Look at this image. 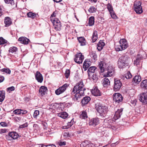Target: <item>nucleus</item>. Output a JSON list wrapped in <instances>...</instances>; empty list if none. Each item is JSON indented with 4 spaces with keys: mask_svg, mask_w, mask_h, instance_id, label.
<instances>
[{
    "mask_svg": "<svg viewBox=\"0 0 147 147\" xmlns=\"http://www.w3.org/2000/svg\"><path fill=\"white\" fill-rule=\"evenodd\" d=\"M86 90L84 85L82 81H79L74 86L72 90H71L72 94H75L74 97L75 100L80 101L81 98L84 95V91Z\"/></svg>",
    "mask_w": 147,
    "mask_h": 147,
    "instance_id": "f257e3e1",
    "label": "nucleus"
},
{
    "mask_svg": "<svg viewBox=\"0 0 147 147\" xmlns=\"http://www.w3.org/2000/svg\"><path fill=\"white\" fill-rule=\"evenodd\" d=\"M120 45L116 46L115 49L117 51H122L126 49L128 47L127 41L124 38L121 39L119 41Z\"/></svg>",
    "mask_w": 147,
    "mask_h": 147,
    "instance_id": "f03ea898",
    "label": "nucleus"
},
{
    "mask_svg": "<svg viewBox=\"0 0 147 147\" xmlns=\"http://www.w3.org/2000/svg\"><path fill=\"white\" fill-rule=\"evenodd\" d=\"M128 59V56L125 55L121 56L119 58L118 61V67L120 68H123L127 64Z\"/></svg>",
    "mask_w": 147,
    "mask_h": 147,
    "instance_id": "7ed1b4c3",
    "label": "nucleus"
},
{
    "mask_svg": "<svg viewBox=\"0 0 147 147\" xmlns=\"http://www.w3.org/2000/svg\"><path fill=\"white\" fill-rule=\"evenodd\" d=\"M114 74V68L111 66H109L104 72L102 73L104 77H111Z\"/></svg>",
    "mask_w": 147,
    "mask_h": 147,
    "instance_id": "20e7f679",
    "label": "nucleus"
},
{
    "mask_svg": "<svg viewBox=\"0 0 147 147\" xmlns=\"http://www.w3.org/2000/svg\"><path fill=\"white\" fill-rule=\"evenodd\" d=\"M97 111L102 117H104L105 115L108 111V108L105 106L98 105L96 109Z\"/></svg>",
    "mask_w": 147,
    "mask_h": 147,
    "instance_id": "39448f33",
    "label": "nucleus"
},
{
    "mask_svg": "<svg viewBox=\"0 0 147 147\" xmlns=\"http://www.w3.org/2000/svg\"><path fill=\"white\" fill-rule=\"evenodd\" d=\"M51 20L53 24L55 30L57 31L60 30L61 26L60 21L57 18H51Z\"/></svg>",
    "mask_w": 147,
    "mask_h": 147,
    "instance_id": "423d86ee",
    "label": "nucleus"
},
{
    "mask_svg": "<svg viewBox=\"0 0 147 147\" xmlns=\"http://www.w3.org/2000/svg\"><path fill=\"white\" fill-rule=\"evenodd\" d=\"M113 100L117 103H119L123 100V97L119 93H115L113 94Z\"/></svg>",
    "mask_w": 147,
    "mask_h": 147,
    "instance_id": "0eeeda50",
    "label": "nucleus"
},
{
    "mask_svg": "<svg viewBox=\"0 0 147 147\" xmlns=\"http://www.w3.org/2000/svg\"><path fill=\"white\" fill-rule=\"evenodd\" d=\"M68 86L67 84H65L59 88L55 91V93L57 95H59L61 94L63 92L66 90Z\"/></svg>",
    "mask_w": 147,
    "mask_h": 147,
    "instance_id": "6e6552de",
    "label": "nucleus"
},
{
    "mask_svg": "<svg viewBox=\"0 0 147 147\" xmlns=\"http://www.w3.org/2000/svg\"><path fill=\"white\" fill-rule=\"evenodd\" d=\"M122 86V83L120 81L116 78L114 79V90L115 91H118Z\"/></svg>",
    "mask_w": 147,
    "mask_h": 147,
    "instance_id": "1a4fd4ad",
    "label": "nucleus"
},
{
    "mask_svg": "<svg viewBox=\"0 0 147 147\" xmlns=\"http://www.w3.org/2000/svg\"><path fill=\"white\" fill-rule=\"evenodd\" d=\"M139 100L142 102L147 103V92H144L141 93L139 96Z\"/></svg>",
    "mask_w": 147,
    "mask_h": 147,
    "instance_id": "9d476101",
    "label": "nucleus"
},
{
    "mask_svg": "<svg viewBox=\"0 0 147 147\" xmlns=\"http://www.w3.org/2000/svg\"><path fill=\"white\" fill-rule=\"evenodd\" d=\"M84 59V57L81 53H79L76 55L74 60L76 62L80 64L82 63Z\"/></svg>",
    "mask_w": 147,
    "mask_h": 147,
    "instance_id": "9b49d317",
    "label": "nucleus"
},
{
    "mask_svg": "<svg viewBox=\"0 0 147 147\" xmlns=\"http://www.w3.org/2000/svg\"><path fill=\"white\" fill-rule=\"evenodd\" d=\"M112 121L111 120L105 119L103 124L106 127L115 130L116 128L115 127L112 125V123L111 122Z\"/></svg>",
    "mask_w": 147,
    "mask_h": 147,
    "instance_id": "f8f14e48",
    "label": "nucleus"
},
{
    "mask_svg": "<svg viewBox=\"0 0 147 147\" xmlns=\"http://www.w3.org/2000/svg\"><path fill=\"white\" fill-rule=\"evenodd\" d=\"M98 66L100 71V74L101 75L102 73L104 72L106 70L105 68L107 67L106 63L104 61H101L99 62Z\"/></svg>",
    "mask_w": 147,
    "mask_h": 147,
    "instance_id": "ddd939ff",
    "label": "nucleus"
},
{
    "mask_svg": "<svg viewBox=\"0 0 147 147\" xmlns=\"http://www.w3.org/2000/svg\"><path fill=\"white\" fill-rule=\"evenodd\" d=\"M100 120L99 118L95 117L91 119L89 122L90 125L96 126L99 123Z\"/></svg>",
    "mask_w": 147,
    "mask_h": 147,
    "instance_id": "4468645a",
    "label": "nucleus"
},
{
    "mask_svg": "<svg viewBox=\"0 0 147 147\" xmlns=\"http://www.w3.org/2000/svg\"><path fill=\"white\" fill-rule=\"evenodd\" d=\"M123 109L121 108L118 109L115 112V114L114 117L113 118V119L117 120L119 119L121 117V116L122 114Z\"/></svg>",
    "mask_w": 147,
    "mask_h": 147,
    "instance_id": "2eb2a0df",
    "label": "nucleus"
},
{
    "mask_svg": "<svg viewBox=\"0 0 147 147\" xmlns=\"http://www.w3.org/2000/svg\"><path fill=\"white\" fill-rule=\"evenodd\" d=\"M35 77L37 81L40 83H42L43 80V78L42 75L40 72L37 71L35 74Z\"/></svg>",
    "mask_w": 147,
    "mask_h": 147,
    "instance_id": "dca6fc26",
    "label": "nucleus"
},
{
    "mask_svg": "<svg viewBox=\"0 0 147 147\" xmlns=\"http://www.w3.org/2000/svg\"><path fill=\"white\" fill-rule=\"evenodd\" d=\"M92 94L95 96H99L101 95V93L98 88L95 87L91 91Z\"/></svg>",
    "mask_w": 147,
    "mask_h": 147,
    "instance_id": "f3484780",
    "label": "nucleus"
},
{
    "mask_svg": "<svg viewBox=\"0 0 147 147\" xmlns=\"http://www.w3.org/2000/svg\"><path fill=\"white\" fill-rule=\"evenodd\" d=\"M47 90V88L44 86H41L39 90L40 95L42 96L45 95L46 93Z\"/></svg>",
    "mask_w": 147,
    "mask_h": 147,
    "instance_id": "a211bd4d",
    "label": "nucleus"
},
{
    "mask_svg": "<svg viewBox=\"0 0 147 147\" xmlns=\"http://www.w3.org/2000/svg\"><path fill=\"white\" fill-rule=\"evenodd\" d=\"M88 76L89 79L92 80L94 82H96L98 80V76L96 73L93 74H91V73L89 74V75H88Z\"/></svg>",
    "mask_w": 147,
    "mask_h": 147,
    "instance_id": "6ab92c4d",
    "label": "nucleus"
},
{
    "mask_svg": "<svg viewBox=\"0 0 147 147\" xmlns=\"http://www.w3.org/2000/svg\"><path fill=\"white\" fill-rule=\"evenodd\" d=\"M102 82L103 86L105 87H107L110 85V81L106 77L102 79Z\"/></svg>",
    "mask_w": 147,
    "mask_h": 147,
    "instance_id": "aec40b11",
    "label": "nucleus"
},
{
    "mask_svg": "<svg viewBox=\"0 0 147 147\" xmlns=\"http://www.w3.org/2000/svg\"><path fill=\"white\" fill-rule=\"evenodd\" d=\"M18 40L21 43L24 44H27L30 41V40L24 37H22L19 38Z\"/></svg>",
    "mask_w": 147,
    "mask_h": 147,
    "instance_id": "412c9836",
    "label": "nucleus"
},
{
    "mask_svg": "<svg viewBox=\"0 0 147 147\" xmlns=\"http://www.w3.org/2000/svg\"><path fill=\"white\" fill-rule=\"evenodd\" d=\"M91 62L88 59H86L84 61L83 65V67L84 69V71L86 70L88 67L90 65Z\"/></svg>",
    "mask_w": 147,
    "mask_h": 147,
    "instance_id": "4be33fe9",
    "label": "nucleus"
},
{
    "mask_svg": "<svg viewBox=\"0 0 147 147\" xmlns=\"http://www.w3.org/2000/svg\"><path fill=\"white\" fill-rule=\"evenodd\" d=\"M141 3V2L140 1H135L134 5V9H142Z\"/></svg>",
    "mask_w": 147,
    "mask_h": 147,
    "instance_id": "5701e85b",
    "label": "nucleus"
},
{
    "mask_svg": "<svg viewBox=\"0 0 147 147\" xmlns=\"http://www.w3.org/2000/svg\"><path fill=\"white\" fill-rule=\"evenodd\" d=\"M91 100L89 96L84 97L82 100L81 103L82 106H84L88 104Z\"/></svg>",
    "mask_w": 147,
    "mask_h": 147,
    "instance_id": "b1692460",
    "label": "nucleus"
},
{
    "mask_svg": "<svg viewBox=\"0 0 147 147\" xmlns=\"http://www.w3.org/2000/svg\"><path fill=\"white\" fill-rule=\"evenodd\" d=\"M9 136L11 137L12 139H16L19 137V134L15 131L9 132Z\"/></svg>",
    "mask_w": 147,
    "mask_h": 147,
    "instance_id": "393cba45",
    "label": "nucleus"
},
{
    "mask_svg": "<svg viewBox=\"0 0 147 147\" xmlns=\"http://www.w3.org/2000/svg\"><path fill=\"white\" fill-rule=\"evenodd\" d=\"M78 39L80 45L83 46L86 45V41L84 37H79L78 38Z\"/></svg>",
    "mask_w": 147,
    "mask_h": 147,
    "instance_id": "a878e982",
    "label": "nucleus"
},
{
    "mask_svg": "<svg viewBox=\"0 0 147 147\" xmlns=\"http://www.w3.org/2000/svg\"><path fill=\"white\" fill-rule=\"evenodd\" d=\"M142 59V56L141 55H138L136 60L134 61V63L135 65L138 66L140 65V61Z\"/></svg>",
    "mask_w": 147,
    "mask_h": 147,
    "instance_id": "bb28decb",
    "label": "nucleus"
},
{
    "mask_svg": "<svg viewBox=\"0 0 147 147\" xmlns=\"http://www.w3.org/2000/svg\"><path fill=\"white\" fill-rule=\"evenodd\" d=\"M105 45V43L103 41L100 40L97 45L98 50L99 51L102 50Z\"/></svg>",
    "mask_w": 147,
    "mask_h": 147,
    "instance_id": "cd10ccee",
    "label": "nucleus"
},
{
    "mask_svg": "<svg viewBox=\"0 0 147 147\" xmlns=\"http://www.w3.org/2000/svg\"><path fill=\"white\" fill-rule=\"evenodd\" d=\"M57 116L63 118L65 119L68 116L67 113L65 112H62L57 113Z\"/></svg>",
    "mask_w": 147,
    "mask_h": 147,
    "instance_id": "c85d7f7f",
    "label": "nucleus"
},
{
    "mask_svg": "<svg viewBox=\"0 0 147 147\" xmlns=\"http://www.w3.org/2000/svg\"><path fill=\"white\" fill-rule=\"evenodd\" d=\"M141 88L143 89H147V80H143L141 83Z\"/></svg>",
    "mask_w": 147,
    "mask_h": 147,
    "instance_id": "c756f323",
    "label": "nucleus"
},
{
    "mask_svg": "<svg viewBox=\"0 0 147 147\" xmlns=\"http://www.w3.org/2000/svg\"><path fill=\"white\" fill-rule=\"evenodd\" d=\"M4 22L6 27H8L11 24V22L10 18L9 17H7L5 19Z\"/></svg>",
    "mask_w": 147,
    "mask_h": 147,
    "instance_id": "7c9ffc66",
    "label": "nucleus"
},
{
    "mask_svg": "<svg viewBox=\"0 0 147 147\" xmlns=\"http://www.w3.org/2000/svg\"><path fill=\"white\" fill-rule=\"evenodd\" d=\"M141 78L140 76H136L134 78L133 81L136 84H138L141 81Z\"/></svg>",
    "mask_w": 147,
    "mask_h": 147,
    "instance_id": "2f4dec72",
    "label": "nucleus"
},
{
    "mask_svg": "<svg viewBox=\"0 0 147 147\" xmlns=\"http://www.w3.org/2000/svg\"><path fill=\"white\" fill-rule=\"evenodd\" d=\"M96 69V67L94 66H92L89 67L87 71L88 73V75H89V74L91 73V74H95L94 73Z\"/></svg>",
    "mask_w": 147,
    "mask_h": 147,
    "instance_id": "473e14b6",
    "label": "nucleus"
},
{
    "mask_svg": "<svg viewBox=\"0 0 147 147\" xmlns=\"http://www.w3.org/2000/svg\"><path fill=\"white\" fill-rule=\"evenodd\" d=\"M97 38V32L96 31L94 30V31L92 34V41L93 42H95Z\"/></svg>",
    "mask_w": 147,
    "mask_h": 147,
    "instance_id": "72a5a7b5",
    "label": "nucleus"
},
{
    "mask_svg": "<svg viewBox=\"0 0 147 147\" xmlns=\"http://www.w3.org/2000/svg\"><path fill=\"white\" fill-rule=\"evenodd\" d=\"M5 92L3 90L0 91V102H2L5 98Z\"/></svg>",
    "mask_w": 147,
    "mask_h": 147,
    "instance_id": "f704fd0d",
    "label": "nucleus"
},
{
    "mask_svg": "<svg viewBox=\"0 0 147 147\" xmlns=\"http://www.w3.org/2000/svg\"><path fill=\"white\" fill-rule=\"evenodd\" d=\"M94 18L93 16H91L90 18L89 19L88 24L89 26H92L94 24Z\"/></svg>",
    "mask_w": 147,
    "mask_h": 147,
    "instance_id": "c9c22d12",
    "label": "nucleus"
},
{
    "mask_svg": "<svg viewBox=\"0 0 147 147\" xmlns=\"http://www.w3.org/2000/svg\"><path fill=\"white\" fill-rule=\"evenodd\" d=\"M110 12L111 16V17L114 19H116L117 17L116 15L115 14L113 10H108Z\"/></svg>",
    "mask_w": 147,
    "mask_h": 147,
    "instance_id": "e433bc0d",
    "label": "nucleus"
},
{
    "mask_svg": "<svg viewBox=\"0 0 147 147\" xmlns=\"http://www.w3.org/2000/svg\"><path fill=\"white\" fill-rule=\"evenodd\" d=\"M80 118L82 119H86L87 118L86 112L85 111L82 112L81 114L80 115Z\"/></svg>",
    "mask_w": 147,
    "mask_h": 147,
    "instance_id": "4c0bfd02",
    "label": "nucleus"
},
{
    "mask_svg": "<svg viewBox=\"0 0 147 147\" xmlns=\"http://www.w3.org/2000/svg\"><path fill=\"white\" fill-rule=\"evenodd\" d=\"M18 49L15 47H11L9 50V53H13L16 52L17 50Z\"/></svg>",
    "mask_w": 147,
    "mask_h": 147,
    "instance_id": "58836bf2",
    "label": "nucleus"
},
{
    "mask_svg": "<svg viewBox=\"0 0 147 147\" xmlns=\"http://www.w3.org/2000/svg\"><path fill=\"white\" fill-rule=\"evenodd\" d=\"M28 17L34 18L36 16V14L35 13H33L32 12H29L27 14Z\"/></svg>",
    "mask_w": 147,
    "mask_h": 147,
    "instance_id": "ea45409f",
    "label": "nucleus"
},
{
    "mask_svg": "<svg viewBox=\"0 0 147 147\" xmlns=\"http://www.w3.org/2000/svg\"><path fill=\"white\" fill-rule=\"evenodd\" d=\"M2 72H4L6 74H9L11 73L10 70L8 68H4L1 69Z\"/></svg>",
    "mask_w": 147,
    "mask_h": 147,
    "instance_id": "a19ab883",
    "label": "nucleus"
},
{
    "mask_svg": "<svg viewBox=\"0 0 147 147\" xmlns=\"http://www.w3.org/2000/svg\"><path fill=\"white\" fill-rule=\"evenodd\" d=\"M91 57L93 58L94 60H95L97 58V56L96 54L95 53V52L92 51L90 53Z\"/></svg>",
    "mask_w": 147,
    "mask_h": 147,
    "instance_id": "79ce46f5",
    "label": "nucleus"
},
{
    "mask_svg": "<svg viewBox=\"0 0 147 147\" xmlns=\"http://www.w3.org/2000/svg\"><path fill=\"white\" fill-rule=\"evenodd\" d=\"M89 142V141L87 140L84 141L82 142L80 144V146L82 147H86L88 144Z\"/></svg>",
    "mask_w": 147,
    "mask_h": 147,
    "instance_id": "37998d69",
    "label": "nucleus"
},
{
    "mask_svg": "<svg viewBox=\"0 0 147 147\" xmlns=\"http://www.w3.org/2000/svg\"><path fill=\"white\" fill-rule=\"evenodd\" d=\"M7 41L2 37H0V45H4L7 43Z\"/></svg>",
    "mask_w": 147,
    "mask_h": 147,
    "instance_id": "c03bdc74",
    "label": "nucleus"
},
{
    "mask_svg": "<svg viewBox=\"0 0 147 147\" xmlns=\"http://www.w3.org/2000/svg\"><path fill=\"white\" fill-rule=\"evenodd\" d=\"M125 77L127 79H129L132 78V75L129 71L127 72L126 74H125Z\"/></svg>",
    "mask_w": 147,
    "mask_h": 147,
    "instance_id": "a18cd8bd",
    "label": "nucleus"
},
{
    "mask_svg": "<svg viewBox=\"0 0 147 147\" xmlns=\"http://www.w3.org/2000/svg\"><path fill=\"white\" fill-rule=\"evenodd\" d=\"M39 114V110H36L35 111L33 117L34 118H36L37 116Z\"/></svg>",
    "mask_w": 147,
    "mask_h": 147,
    "instance_id": "49530a36",
    "label": "nucleus"
},
{
    "mask_svg": "<svg viewBox=\"0 0 147 147\" xmlns=\"http://www.w3.org/2000/svg\"><path fill=\"white\" fill-rule=\"evenodd\" d=\"M71 136L70 134H69L68 132H64L63 134V137H64V138H67L70 137Z\"/></svg>",
    "mask_w": 147,
    "mask_h": 147,
    "instance_id": "de8ad7c7",
    "label": "nucleus"
},
{
    "mask_svg": "<svg viewBox=\"0 0 147 147\" xmlns=\"http://www.w3.org/2000/svg\"><path fill=\"white\" fill-rule=\"evenodd\" d=\"M13 113L15 114L20 115L21 114V109H17L14 110Z\"/></svg>",
    "mask_w": 147,
    "mask_h": 147,
    "instance_id": "09e8293b",
    "label": "nucleus"
},
{
    "mask_svg": "<svg viewBox=\"0 0 147 147\" xmlns=\"http://www.w3.org/2000/svg\"><path fill=\"white\" fill-rule=\"evenodd\" d=\"M5 3L7 4H10L11 5L14 4L13 0H4Z\"/></svg>",
    "mask_w": 147,
    "mask_h": 147,
    "instance_id": "8fccbe9b",
    "label": "nucleus"
},
{
    "mask_svg": "<svg viewBox=\"0 0 147 147\" xmlns=\"http://www.w3.org/2000/svg\"><path fill=\"white\" fill-rule=\"evenodd\" d=\"M74 121L73 119H72L70 122H69L68 123V126L66 128H63V129H65L69 128L71 127L73 124Z\"/></svg>",
    "mask_w": 147,
    "mask_h": 147,
    "instance_id": "3c124183",
    "label": "nucleus"
},
{
    "mask_svg": "<svg viewBox=\"0 0 147 147\" xmlns=\"http://www.w3.org/2000/svg\"><path fill=\"white\" fill-rule=\"evenodd\" d=\"M70 71L69 69H67L66 70L65 75V77L67 78L69 77L70 75Z\"/></svg>",
    "mask_w": 147,
    "mask_h": 147,
    "instance_id": "603ef678",
    "label": "nucleus"
},
{
    "mask_svg": "<svg viewBox=\"0 0 147 147\" xmlns=\"http://www.w3.org/2000/svg\"><path fill=\"white\" fill-rule=\"evenodd\" d=\"M15 89V87L13 86L8 88H7V90L9 92H10L11 91H14Z\"/></svg>",
    "mask_w": 147,
    "mask_h": 147,
    "instance_id": "864d4df0",
    "label": "nucleus"
},
{
    "mask_svg": "<svg viewBox=\"0 0 147 147\" xmlns=\"http://www.w3.org/2000/svg\"><path fill=\"white\" fill-rule=\"evenodd\" d=\"M28 124L27 123H25L20 125L19 127L20 128H23L25 127H27L28 126Z\"/></svg>",
    "mask_w": 147,
    "mask_h": 147,
    "instance_id": "5fc2aeb1",
    "label": "nucleus"
},
{
    "mask_svg": "<svg viewBox=\"0 0 147 147\" xmlns=\"http://www.w3.org/2000/svg\"><path fill=\"white\" fill-rule=\"evenodd\" d=\"M58 144L60 146L65 145L66 144V142L65 141H63L62 140H60L58 142Z\"/></svg>",
    "mask_w": 147,
    "mask_h": 147,
    "instance_id": "6e6d98bb",
    "label": "nucleus"
},
{
    "mask_svg": "<svg viewBox=\"0 0 147 147\" xmlns=\"http://www.w3.org/2000/svg\"><path fill=\"white\" fill-rule=\"evenodd\" d=\"M14 120L16 122H19L21 120V118L17 117H15L13 118Z\"/></svg>",
    "mask_w": 147,
    "mask_h": 147,
    "instance_id": "4d7b16f0",
    "label": "nucleus"
},
{
    "mask_svg": "<svg viewBox=\"0 0 147 147\" xmlns=\"http://www.w3.org/2000/svg\"><path fill=\"white\" fill-rule=\"evenodd\" d=\"M137 102V100L136 99H134L133 100H131V103L133 105V106H135L136 105V103Z\"/></svg>",
    "mask_w": 147,
    "mask_h": 147,
    "instance_id": "13d9d810",
    "label": "nucleus"
},
{
    "mask_svg": "<svg viewBox=\"0 0 147 147\" xmlns=\"http://www.w3.org/2000/svg\"><path fill=\"white\" fill-rule=\"evenodd\" d=\"M57 12V11L56 10L55 11L53 12V13L51 15L50 18L51 19V18H53V17H55L56 16V13Z\"/></svg>",
    "mask_w": 147,
    "mask_h": 147,
    "instance_id": "bf43d9fd",
    "label": "nucleus"
},
{
    "mask_svg": "<svg viewBox=\"0 0 147 147\" xmlns=\"http://www.w3.org/2000/svg\"><path fill=\"white\" fill-rule=\"evenodd\" d=\"M137 14H141L143 12V10H134Z\"/></svg>",
    "mask_w": 147,
    "mask_h": 147,
    "instance_id": "052dcab7",
    "label": "nucleus"
},
{
    "mask_svg": "<svg viewBox=\"0 0 147 147\" xmlns=\"http://www.w3.org/2000/svg\"><path fill=\"white\" fill-rule=\"evenodd\" d=\"M5 138H6V139L8 140H11L12 139L11 137L10 136H9V133H8V135L6 136Z\"/></svg>",
    "mask_w": 147,
    "mask_h": 147,
    "instance_id": "680f3d73",
    "label": "nucleus"
},
{
    "mask_svg": "<svg viewBox=\"0 0 147 147\" xmlns=\"http://www.w3.org/2000/svg\"><path fill=\"white\" fill-rule=\"evenodd\" d=\"M1 126L3 127H5L7 126V123L4 122H2L0 123Z\"/></svg>",
    "mask_w": 147,
    "mask_h": 147,
    "instance_id": "e2e57ef3",
    "label": "nucleus"
},
{
    "mask_svg": "<svg viewBox=\"0 0 147 147\" xmlns=\"http://www.w3.org/2000/svg\"><path fill=\"white\" fill-rule=\"evenodd\" d=\"M21 114H24L27 113L28 111L26 110H24L21 109Z\"/></svg>",
    "mask_w": 147,
    "mask_h": 147,
    "instance_id": "0e129e2a",
    "label": "nucleus"
},
{
    "mask_svg": "<svg viewBox=\"0 0 147 147\" xmlns=\"http://www.w3.org/2000/svg\"><path fill=\"white\" fill-rule=\"evenodd\" d=\"M107 9H113L112 5L110 3H108L107 5Z\"/></svg>",
    "mask_w": 147,
    "mask_h": 147,
    "instance_id": "69168bd1",
    "label": "nucleus"
},
{
    "mask_svg": "<svg viewBox=\"0 0 147 147\" xmlns=\"http://www.w3.org/2000/svg\"><path fill=\"white\" fill-rule=\"evenodd\" d=\"M4 77L1 76L0 75V83L2 82L4 80Z\"/></svg>",
    "mask_w": 147,
    "mask_h": 147,
    "instance_id": "338daca9",
    "label": "nucleus"
},
{
    "mask_svg": "<svg viewBox=\"0 0 147 147\" xmlns=\"http://www.w3.org/2000/svg\"><path fill=\"white\" fill-rule=\"evenodd\" d=\"M93 145V144L90 143L89 142L88 143V144L87 145V146L86 147H92V145Z\"/></svg>",
    "mask_w": 147,
    "mask_h": 147,
    "instance_id": "774afa93",
    "label": "nucleus"
}]
</instances>
